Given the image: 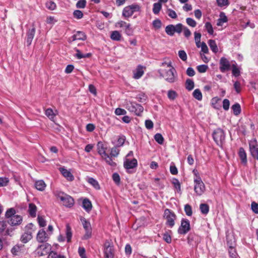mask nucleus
Listing matches in <instances>:
<instances>
[{"label": "nucleus", "instance_id": "55", "mask_svg": "<svg viewBox=\"0 0 258 258\" xmlns=\"http://www.w3.org/2000/svg\"><path fill=\"white\" fill-rule=\"evenodd\" d=\"M112 179L113 181L117 185L120 182V178L119 175L117 173H114L112 174Z\"/></svg>", "mask_w": 258, "mask_h": 258}, {"label": "nucleus", "instance_id": "39", "mask_svg": "<svg viewBox=\"0 0 258 258\" xmlns=\"http://www.w3.org/2000/svg\"><path fill=\"white\" fill-rule=\"evenodd\" d=\"M162 8V5L160 3L154 4L153 8V12L154 14L157 15L159 13Z\"/></svg>", "mask_w": 258, "mask_h": 258}, {"label": "nucleus", "instance_id": "14", "mask_svg": "<svg viewBox=\"0 0 258 258\" xmlns=\"http://www.w3.org/2000/svg\"><path fill=\"white\" fill-rule=\"evenodd\" d=\"M84 228L86 231V233L83 236L84 239H87L89 238L91 236L92 231L91 224L89 221H88L85 218H82L81 219Z\"/></svg>", "mask_w": 258, "mask_h": 258}, {"label": "nucleus", "instance_id": "53", "mask_svg": "<svg viewBox=\"0 0 258 258\" xmlns=\"http://www.w3.org/2000/svg\"><path fill=\"white\" fill-rule=\"evenodd\" d=\"M73 16L75 18L80 19L83 18V13L80 10H75L73 12Z\"/></svg>", "mask_w": 258, "mask_h": 258}, {"label": "nucleus", "instance_id": "3", "mask_svg": "<svg viewBox=\"0 0 258 258\" xmlns=\"http://www.w3.org/2000/svg\"><path fill=\"white\" fill-rule=\"evenodd\" d=\"M212 136L217 145L222 147L225 139V135L224 131L220 128H216L214 131Z\"/></svg>", "mask_w": 258, "mask_h": 258}, {"label": "nucleus", "instance_id": "15", "mask_svg": "<svg viewBox=\"0 0 258 258\" xmlns=\"http://www.w3.org/2000/svg\"><path fill=\"white\" fill-rule=\"evenodd\" d=\"M137 160L135 158L130 160L129 159L125 158L124 159L123 166L129 173L132 172L130 170L136 168L137 166Z\"/></svg>", "mask_w": 258, "mask_h": 258}, {"label": "nucleus", "instance_id": "32", "mask_svg": "<svg viewBox=\"0 0 258 258\" xmlns=\"http://www.w3.org/2000/svg\"><path fill=\"white\" fill-rule=\"evenodd\" d=\"M121 38L120 33L118 31H114L111 32L110 38L112 40L119 41Z\"/></svg>", "mask_w": 258, "mask_h": 258}, {"label": "nucleus", "instance_id": "18", "mask_svg": "<svg viewBox=\"0 0 258 258\" xmlns=\"http://www.w3.org/2000/svg\"><path fill=\"white\" fill-rule=\"evenodd\" d=\"M249 149L251 156L258 160V148L256 145V141L249 143Z\"/></svg>", "mask_w": 258, "mask_h": 258}, {"label": "nucleus", "instance_id": "21", "mask_svg": "<svg viewBox=\"0 0 258 258\" xmlns=\"http://www.w3.org/2000/svg\"><path fill=\"white\" fill-rule=\"evenodd\" d=\"M48 236L43 229L39 230L37 235V240L40 243H43L47 241Z\"/></svg>", "mask_w": 258, "mask_h": 258}, {"label": "nucleus", "instance_id": "5", "mask_svg": "<svg viewBox=\"0 0 258 258\" xmlns=\"http://www.w3.org/2000/svg\"><path fill=\"white\" fill-rule=\"evenodd\" d=\"M141 10L140 6L136 4H134L124 8L122 11V16L125 18L131 17L135 12H139Z\"/></svg>", "mask_w": 258, "mask_h": 258}, {"label": "nucleus", "instance_id": "57", "mask_svg": "<svg viewBox=\"0 0 258 258\" xmlns=\"http://www.w3.org/2000/svg\"><path fill=\"white\" fill-rule=\"evenodd\" d=\"M152 24L155 29H159L161 27L162 23L159 19H157L153 21Z\"/></svg>", "mask_w": 258, "mask_h": 258}, {"label": "nucleus", "instance_id": "16", "mask_svg": "<svg viewBox=\"0 0 258 258\" xmlns=\"http://www.w3.org/2000/svg\"><path fill=\"white\" fill-rule=\"evenodd\" d=\"M219 69L222 73H224L226 71L230 70V62L226 58L224 57H222L220 58L219 61Z\"/></svg>", "mask_w": 258, "mask_h": 258}, {"label": "nucleus", "instance_id": "50", "mask_svg": "<svg viewBox=\"0 0 258 258\" xmlns=\"http://www.w3.org/2000/svg\"><path fill=\"white\" fill-rule=\"evenodd\" d=\"M167 96L169 99L173 100L176 98L177 94L175 91L170 90L168 91Z\"/></svg>", "mask_w": 258, "mask_h": 258}, {"label": "nucleus", "instance_id": "38", "mask_svg": "<svg viewBox=\"0 0 258 258\" xmlns=\"http://www.w3.org/2000/svg\"><path fill=\"white\" fill-rule=\"evenodd\" d=\"M227 21V18L223 12L220 13V18L218 20L217 25L221 26L223 23Z\"/></svg>", "mask_w": 258, "mask_h": 258}, {"label": "nucleus", "instance_id": "54", "mask_svg": "<svg viewBox=\"0 0 258 258\" xmlns=\"http://www.w3.org/2000/svg\"><path fill=\"white\" fill-rule=\"evenodd\" d=\"M86 1L79 0L76 4V7L78 9H83L86 7Z\"/></svg>", "mask_w": 258, "mask_h": 258}, {"label": "nucleus", "instance_id": "20", "mask_svg": "<svg viewBox=\"0 0 258 258\" xmlns=\"http://www.w3.org/2000/svg\"><path fill=\"white\" fill-rule=\"evenodd\" d=\"M59 171L62 175L68 180L72 181L74 180V177L70 170H67L64 167H60L59 168Z\"/></svg>", "mask_w": 258, "mask_h": 258}, {"label": "nucleus", "instance_id": "40", "mask_svg": "<svg viewBox=\"0 0 258 258\" xmlns=\"http://www.w3.org/2000/svg\"><path fill=\"white\" fill-rule=\"evenodd\" d=\"M172 183L173 184L174 187L176 189L178 192H181V185L179 180L175 178H173Z\"/></svg>", "mask_w": 258, "mask_h": 258}, {"label": "nucleus", "instance_id": "59", "mask_svg": "<svg viewBox=\"0 0 258 258\" xmlns=\"http://www.w3.org/2000/svg\"><path fill=\"white\" fill-rule=\"evenodd\" d=\"M46 7L50 10H54L56 8V4L53 2L49 1L46 3Z\"/></svg>", "mask_w": 258, "mask_h": 258}, {"label": "nucleus", "instance_id": "63", "mask_svg": "<svg viewBox=\"0 0 258 258\" xmlns=\"http://www.w3.org/2000/svg\"><path fill=\"white\" fill-rule=\"evenodd\" d=\"M170 172L172 175H176L178 173L177 168L173 163L170 166Z\"/></svg>", "mask_w": 258, "mask_h": 258}, {"label": "nucleus", "instance_id": "41", "mask_svg": "<svg viewBox=\"0 0 258 258\" xmlns=\"http://www.w3.org/2000/svg\"><path fill=\"white\" fill-rule=\"evenodd\" d=\"M185 88L188 91L192 90L194 88V81L190 79H187L185 82Z\"/></svg>", "mask_w": 258, "mask_h": 258}, {"label": "nucleus", "instance_id": "28", "mask_svg": "<svg viewBox=\"0 0 258 258\" xmlns=\"http://www.w3.org/2000/svg\"><path fill=\"white\" fill-rule=\"evenodd\" d=\"M29 213L32 217H35L36 216L37 207L35 204L30 203L29 205Z\"/></svg>", "mask_w": 258, "mask_h": 258}, {"label": "nucleus", "instance_id": "10", "mask_svg": "<svg viewBox=\"0 0 258 258\" xmlns=\"http://www.w3.org/2000/svg\"><path fill=\"white\" fill-rule=\"evenodd\" d=\"M104 254L105 258H113L114 248L112 242L106 240L104 244Z\"/></svg>", "mask_w": 258, "mask_h": 258}, {"label": "nucleus", "instance_id": "47", "mask_svg": "<svg viewBox=\"0 0 258 258\" xmlns=\"http://www.w3.org/2000/svg\"><path fill=\"white\" fill-rule=\"evenodd\" d=\"M47 258H66L63 255L58 254L57 253L51 251L48 254Z\"/></svg>", "mask_w": 258, "mask_h": 258}, {"label": "nucleus", "instance_id": "25", "mask_svg": "<svg viewBox=\"0 0 258 258\" xmlns=\"http://www.w3.org/2000/svg\"><path fill=\"white\" fill-rule=\"evenodd\" d=\"M143 68L142 66L139 65L134 72V78L136 79H139L143 75Z\"/></svg>", "mask_w": 258, "mask_h": 258}, {"label": "nucleus", "instance_id": "35", "mask_svg": "<svg viewBox=\"0 0 258 258\" xmlns=\"http://www.w3.org/2000/svg\"><path fill=\"white\" fill-rule=\"evenodd\" d=\"M233 114L235 115H239L241 112V107L239 103H236L232 106Z\"/></svg>", "mask_w": 258, "mask_h": 258}, {"label": "nucleus", "instance_id": "17", "mask_svg": "<svg viewBox=\"0 0 258 258\" xmlns=\"http://www.w3.org/2000/svg\"><path fill=\"white\" fill-rule=\"evenodd\" d=\"M8 222L4 221H0V233H4L5 235L11 236V233L13 232V229H7Z\"/></svg>", "mask_w": 258, "mask_h": 258}, {"label": "nucleus", "instance_id": "42", "mask_svg": "<svg viewBox=\"0 0 258 258\" xmlns=\"http://www.w3.org/2000/svg\"><path fill=\"white\" fill-rule=\"evenodd\" d=\"M118 148L119 147L115 146L111 149L110 153V156H111V157H116L118 155L120 152V150Z\"/></svg>", "mask_w": 258, "mask_h": 258}, {"label": "nucleus", "instance_id": "26", "mask_svg": "<svg viewBox=\"0 0 258 258\" xmlns=\"http://www.w3.org/2000/svg\"><path fill=\"white\" fill-rule=\"evenodd\" d=\"M46 185L43 180H37L35 182V187L40 191H43L45 189Z\"/></svg>", "mask_w": 258, "mask_h": 258}, {"label": "nucleus", "instance_id": "36", "mask_svg": "<svg viewBox=\"0 0 258 258\" xmlns=\"http://www.w3.org/2000/svg\"><path fill=\"white\" fill-rule=\"evenodd\" d=\"M232 75L237 77L240 76V72L239 68L237 67V64L235 63L234 64H232Z\"/></svg>", "mask_w": 258, "mask_h": 258}, {"label": "nucleus", "instance_id": "7", "mask_svg": "<svg viewBox=\"0 0 258 258\" xmlns=\"http://www.w3.org/2000/svg\"><path fill=\"white\" fill-rule=\"evenodd\" d=\"M126 108L128 111L138 116H140L144 110L143 107L135 102L128 103L126 105Z\"/></svg>", "mask_w": 258, "mask_h": 258}, {"label": "nucleus", "instance_id": "2", "mask_svg": "<svg viewBox=\"0 0 258 258\" xmlns=\"http://www.w3.org/2000/svg\"><path fill=\"white\" fill-rule=\"evenodd\" d=\"M55 196L59 199L62 202L63 205L67 207H71L74 204V200L70 196L59 190L54 191Z\"/></svg>", "mask_w": 258, "mask_h": 258}, {"label": "nucleus", "instance_id": "1", "mask_svg": "<svg viewBox=\"0 0 258 258\" xmlns=\"http://www.w3.org/2000/svg\"><path fill=\"white\" fill-rule=\"evenodd\" d=\"M162 66L167 65L169 68L168 70L160 69L158 70V73L161 77L165 79V80L170 83H173L177 80V75L175 69L173 68L171 63H162Z\"/></svg>", "mask_w": 258, "mask_h": 258}, {"label": "nucleus", "instance_id": "48", "mask_svg": "<svg viewBox=\"0 0 258 258\" xmlns=\"http://www.w3.org/2000/svg\"><path fill=\"white\" fill-rule=\"evenodd\" d=\"M184 212L187 216H191L192 214V208L189 204L184 205Z\"/></svg>", "mask_w": 258, "mask_h": 258}, {"label": "nucleus", "instance_id": "62", "mask_svg": "<svg viewBox=\"0 0 258 258\" xmlns=\"http://www.w3.org/2000/svg\"><path fill=\"white\" fill-rule=\"evenodd\" d=\"M37 220L39 225L40 227H43L46 226V221L43 217L38 216L37 217Z\"/></svg>", "mask_w": 258, "mask_h": 258}, {"label": "nucleus", "instance_id": "34", "mask_svg": "<svg viewBox=\"0 0 258 258\" xmlns=\"http://www.w3.org/2000/svg\"><path fill=\"white\" fill-rule=\"evenodd\" d=\"M200 209L203 214L207 215L209 212V206L207 204H201Z\"/></svg>", "mask_w": 258, "mask_h": 258}, {"label": "nucleus", "instance_id": "11", "mask_svg": "<svg viewBox=\"0 0 258 258\" xmlns=\"http://www.w3.org/2000/svg\"><path fill=\"white\" fill-rule=\"evenodd\" d=\"M51 245L47 243H42L37 248V252L39 256H43L47 254H49L51 252Z\"/></svg>", "mask_w": 258, "mask_h": 258}, {"label": "nucleus", "instance_id": "56", "mask_svg": "<svg viewBox=\"0 0 258 258\" xmlns=\"http://www.w3.org/2000/svg\"><path fill=\"white\" fill-rule=\"evenodd\" d=\"M217 3L218 6L220 7H227L229 5L228 0H217Z\"/></svg>", "mask_w": 258, "mask_h": 258}, {"label": "nucleus", "instance_id": "6", "mask_svg": "<svg viewBox=\"0 0 258 258\" xmlns=\"http://www.w3.org/2000/svg\"><path fill=\"white\" fill-rule=\"evenodd\" d=\"M34 225L29 223L25 227V232L21 237V241L24 243H26L32 238V231Z\"/></svg>", "mask_w": 258, "mask_h": 258}, {"label": "nucleus", "instance_id": "33", "mask_svg": "<svg viewBox=\"0 0 258 258\" xmlns=\"http://www.w3.org/2000/svg\"><path fill=\"white\" fill-rule=\"evenodd\" d=\"M208 44L211 49L213 52L217 53L218 52V48L215 40L212 39L209 40Z\"/></svg>", "mask_w": 258, "mask_h": 258}, {"label": "nucleus", "instance_id": "52", "mask_svg": "<svg viewBox=\"0 0 258 258\" xmlns=\"http://www.w3.org/2000/svg\"><path fill=\"white\" fill-rule=\"evenodd\" d=\"M205 27L209 34L212 35L214 33L212 25L210 22H206Z\"/></svg>", "mask_w": 258, "mask_h": 258}, {"label": "nucleus", "instance_id": "31", "mask_svg": "<svg viewBox=\"0 0 258 258\" xmlns=\"http://www.w3.org/2000/svg\"><path fill=\"white\" fill-rule=\"evenodd\" d=\"M125 137L123 135L119 136L117 137V141L115 144V146L118 147H121L124 144L125 141Z\"/></svg>", "mask_w": 258, "mask_h": 258}, {"label": "nucleus", "instance_id": "30", "mask_svg": "<svg viewBox=\"0 0 258 258\" xmlns=\"http://www.w3.org/2000/svg\"><path fill=\"white\" fill-rule=\"evenodd\" d=\"M87 181L91 184L95 189H99L100 188L98 182L92 177H88Z\"/></svg>", "mask_w": 258, "mask_h": 258}, {"label": "nucleus", "instance_id": "4", "mask_svg": "<svg viewBox=\"0 0 258 258\" xmlns=\"http://www.w3.org/2000/svg\"><path fill=\"white\" fill-rule=\"evenodd\" d=\"M194 182L195 192L198 196L202 195L205 191L206 187L200 175H197L196 178H194Z\"/></svg>", "mask_w": 258, "mask_h": 258}, {"label": "nucleus", "instance_id": "27", "mask_svg": "<svg viewBox=\"0 0 258 258\" xmlns=\"http://www.w3.org/2000/svg\"><path fill=\"white\" fill-rule=\"evenodd\" d=\"M73 41L76 40H84L86 39V35L82 31H78L72 36Z\"/></svg>", "mask_w": 258, "mask_h": 258}, {"label": "nucleus", "instance_id": "8", "mask_svg": "<svg viewBox=\"0 0 258 258\" xmlns=\"http://www.w3.org/2000/svg\"><path fill=\"white\" fill-rule=\"evenodd\" d=\"M164 217L166 220V225L170 227H172L175 224V220L176 218V216L172 211L168 209H166L164 211Z\"/></svg>", "mask_w": 258, "mask_h": 258}, {"label": "nucleus", "instance_id": "49", "mask_svg": "<svg viewBox=\"0 0 258 258\" xmlns=\"http://www.w3.org/2000/svg\"><path fill=\"white\" fill-rule=\"evenodd\" d=\"M154 139L158 144L162 145L163 143L164 138L161 134L157 133L155 134Z\"/></svg>", "mask_w": 258, "mask_h": 258}, {"label": "nucleus", "instance_id": "43", "mask_svg": "<svg viewBox=\"0 0 258 258\" xmlns=\"http://www.w3.org/2000/svg\"><path fill=\"white\" fill-rule=\"evenodd\" d=\"M192 95L195 98L198 100H201L202 99V94L200 89H197L194 90Z\"/></svg>", "mask_w": 258, "mask_h": 258}, {"label": "nucleus", "instance_id": "37", "mask_svg": "<svg viewBox=\"0 0 258 258\" xmlns=\"http://www.w3.org/2000/svg\"><path fill=\"white\" fill-rule=\"evenodd\" d=\"M66 237L67 239L68 242H70L71 240V238L72 237V232L71 227L69 225V224H67L66 225Z\"/></svg>", "mask_w": 258, "mask_h": 258}, {"label": "nucleus", "instance_id": "22", "mask_svg": "<svg viewBox=\"0 0 258 258\" xmlns=\"http://www.w3.org/2000/svg\"><path fill=\"white\" fill-rule=\"evenodd\" d=\"M238 155L241 160V162L244 165L247 164V156L243 148H240L238 152Z\"/></svg>", "mask_w": 258, "mask_h": 258}, {"label": "nucleus", "instance_id": "44", "mask_svg": "<svg viewBox=\"0 0 258 258\" xmlns=\"http://www.w3.org/2000/svg\"><path fill=\"white\" fill-rule=\"evenodd\" d=\"M45 114L50 120H53L55 116V114L51 108H47L45 110Z\"/></svg>", "mask_w": 258, "mask_h": 258}, {"label": "nucleus", "instance_id": "51", "mask_svg": "<svg viewBox=\"0 0 258 258\" xmlns=\"http://www.w3.org/2000/svg\"><path fill=\"white\" fill-rule=\"evenodd\" d=\"M137 99L140 102H145L147 100V96L144 93L139 94L137 97Z\"/></svg>", "mask_w": 258, "mask_h": 258}, {"label": "nucleus", "instance_id": "45", "mask_svg": "<svg viewBox=\"0 0 258 258\" xmlns=\"http://www.w3.org/2000/svg\"><path fill=\"white\" fill-rule=\"evenodd\" d=\"M16 211L13 208H10L8 209L7 212H6L5 216L7 218L10 219H11V218L15 215Z\"/></svg>", "mask_w": 258, "mask_h": 258}, {"label": "nucleus", "instance_id": "60", "mask_svg": "<svg viewBox=\"0 0 258 258\" xmlns=\"http://www.w3.org/2000/svg\"><path fill=\"white\" fill-rule=\"evenodd\" d=\"M208 67L205 64H201L197 67V70L199 73H203L207 71Z\"/></svg>", "mask_w": 258, "mask_h": 258}, {"label": "nucleus", "instance_id": "13", "mask_svg": "<svg viewBox=\"0 0 258 258\" xmlns=\"http://www.w3.org/2000/svg\"><path fill=\"white\" fill-rule=\"evenodd\" d=\"M36 32V28L34 24L29 28L26 32V42L27 46H29L32 42Z\"/></svg>", "mask_w": 258, "mask_h": 258}, {"label": "nucleus", "instance_id": "46", "mask_svg": "<svg viewBox=\"0 0 258 258\" xmlns=\"http://www.w3.org/2000/svg\"><path fill=\"white\" fill-rule=\"evenodd\" d=\"M125 33L128 36L133 35L134 29L131 27V25L129 23H128L125 27Z\"/></svg>", "mask_w": 258, "mask_h": 258}, {"label": "nucleus", "instance_id": "24", "mask_svg": "<svg viewBox=\"0 0 258 258\" xmlns=\"http://www.w3.org/2000/svg\"><path fill=\"white\" fill-rule=\"evenodd\" d=\"M97 146L98 153L101 156V158L107 154L106 152V148L104 147L102 142H98Z\"/></svg>", "mask_w": 258, "mask_h": 258}, {"label": "nucleus", "instance_id": "58", "mask_svg": "<svg viewBox=\"0 0 258 258\" xmlns=\"http://www.w3.org/2000/svg\"><path fill=\"white\" fill-rule=\"evenodd\" d=\"M186 22L190 27H195L197 25V22L193 19L187 18L186 19Z\"/></svg>", "mask_w": 258, "mask_h": 258}, {"label": "nucleus", "instance_id": "61", "mask_svg": "<svg viewBox=\"0 0 258 258\" xmlns=\"http://www.w3.org/2000/svg\"><path fill=\"white\" fill-rule=\"evenodd\" d=\"M163 239L167 243H170L171 242V237L167 232L164 233L163 234Z\"/></svg>", "mask_w": 258, "mask_h": 258}, {"label": "nucleus", "instance_id": "23", "mask_svg": "<svg viewBox=\"0 0 258 258\" xmlns=\"http://www.w3.org/2000/svg\"><path fill=\"white\" fill-rule=\"evenodd\" d=\"M82 207L87 212H90L92 209L91 202L87 198L83 200Z\"/></svg>", "mask_w": 258, "mask_h": 258}, {"label": "nucleus", "instance_id": "29", "mask_svg": "<svg viewBox=\"0 0 258 258\" xmlns=\"http://www.w3.org/2000/svg\"><path fill=\"white\" fill-rule=\"evenodd\" d=\"M112 157H111V156L107 154L106 156L102 157V158L104 160L108 165L112 167H115L116 165V164L112 161Z\"/></svg>", "mask_w": 258, "mask_h": 258}, {"label": "nucleus", "instance_id": "19", "mask_svg": "<svg viewBox=\"0 0 258 258\" xmlns=\"http://www.w3.org/2000/svg\"><path fill=\"white\" fill-rule=\"evenodd\" d=\"M22 222V217L19 215H14L11 219L8 221V223L12 226L19 225L21 224Z\"/></svg>", "mask_w": 258, "mask_h": 258}, {"label": "nucleus", "instance_id": "9", "mask_svg": "<svg viewBox=\"0 0 258 258\" xmlns=\"http://www.w3.org/2000/svg\"><path fill=\"white\" fill-rule=\"evenodd\" d=\"M183 25L181 23H178L176 25L172 24L167 25L165 28L166 34L169 36H173L175 32L180 33L182 31Z\"/></svg>", "mask_w": 258, "mask_h": 258}, {"label": "nucleus", "instance_id": "12", "mask_svg": "<svg viewBox=\"0 0 258 258\" xmlns=\"http://www.w3.org/2000/svg\"><path fill=\"white\" fill-rule=\"evenodd\" d=\"M190 229L189 221L187 219L183 218L181 221V225L178 229L179 234L184 235Z\"/></svg>", "mask_w": 258, "mask_h": 258}, {"label": "nucleus", "instance_id": "64", "mask_svg": "<svg viewBox=\"0 0 258 258\" xmlns=\"http://www.w3.org/2000/svg\"><path fill=\"white\" fill-rule=\"evenodd\" d=\"M252 211L255 214H258V204L255 202H252L251 205Z\"/></svg>", "mask_w": 258, "mask_h": 258}]
</instances>
